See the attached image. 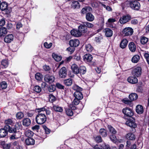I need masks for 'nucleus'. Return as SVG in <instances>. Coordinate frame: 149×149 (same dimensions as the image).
<instances>
[{"label": "nucleus", "mask_w": 149, "mask_h": 149, "mask_svg": "<svg viewBox=\"0 0 149 149\" xmlns=\"http://www.w3.org/2000/svg\"><path fill=\"white\" fill-rule=\"evenodd\" d=\"M129 49L132 52H134L136 48V46L133 42H130L128 45Z\"/></svg>", "instance_id": "obj_28"}, {"label": "nucleus", "mask_w": 149, "mask_h": 149, "mask_svg": "<svg viewBox=\"0 0 149 149\" xmlns=\"http://www.w3.org/2000/svg\"><path fill=\"white\" fill-rule=\"evenodd\" d=\"M8 4L6 2H2L0 5V9L2 11H4L5 14H8L10 13V12L8 9Z\"/></svg>", "instance_id": "obj_7"}, {"label": "nucleus", "mask_w": 149, "mask_h": 149, "mask_svg": "<svg viewBox=\"0 0 149 149\" xmlns=\"http://www.w3.org/2000/svg\"><path fill=\"white\" fill-rule=\"evenodd\" d=\"M72 70L74 73L77 74L79 73V68L75 64H73L71 67Z\"/></svg>", "instance_id": "obj_20"}, {"label": "nucleus", "mask_w": 149, "mask_h": 149, "mask_svg": "<svg viewBox=\"0 0 149 149\" xmlns=\"http://www.w3.org/2000/svg\"><path fill=\"white\" fill-rule=\"evenodd\" d=\"M66 112L68 116H72L73 115V112L71 109H66Z\"/></svg>", "instance_id": "obj_51"}, {"label": "nucleus", "mask_w": 149, "mask_h": 149, "mask_svg": "<svg viewBox=\"0 0 149 149\" xmlns=\"http://www.w3.org/2000/svg\"><path fill=\"white\" fill-rule=\"evenodd\" d=\"M48 89L49 92H53L56 90L55 86H54L50 85L49 86Z\"/></svg>", "instance_id": "obj_52"}, {"label": "nucleus", "mask_w": 149, "mask_h": 149, "mask_svg": "<svg viewBox=\"0 0 149 149\" xmlns=\"http://www.w3.org/2000/svg\"><path fill=\"white\" fill-rule=\"evenodd\" d=\"M131 17L129 14L123 15L120 17L119 22L121 24H124L129 22L131 19Z\"/></svg>", "instance_id": "obj_4"}, {"label": "nucleus", "mask_w": 149, "mask_h": 149, "mask_svg": "<svg viewBox=\"0 0 149 149\" xmlns=\"http://www.w3.org/2000/svg\"><path fill=\"white\" fill-rule=\"evenodd\" d=\"M33 90L37 93H39L41 91V89L39 86H36L34 87Z\"/></svg>", "instance_id": "obj_49"}, {"label": "nucleus", "mask_w": 149, "mask_h": 149, "mask_svg": "<svg viewBox=\"0 0 149 149\" xmlns=\"http://www.w3.org/2000/svg\"><path fill=\"white\" fill-rule=\"evenodd\" d=\"M79 100H80L78 99L75 98L72 102V105H77L78 104L79 102Z\"/></svg>", "instance_id": "obj_54"}, {"label": "nucleus", "mask_w": 149, "mask_h": 149, "mask_svg": "<svg viewBox=\"0 0 149 149\" xmlns=\"http://www.w3.org/2000/svg\"><path fill=\"white\" fill-rule=\"evenodd\" d=\"M144 56L148 64H149V54L147 53H144Z\"/></svg>", "instance_id": "obj_55"}, {"label": "nucleus", "mask_w": 149, "mask_h": 149, "mask_svg": "<svg viewBox=\"0 0 149 149\" xmlns=\"http://www.w3.org/2000/svg\"><path fill=\"white\" fill-rule=\"evenodd\" d=\"M108 128L111 134L109 136L110 139L113 142L116 143L117 141V138L115 136V134L117 133L116 131L111 125L108 126Z\"/></svg>", "instance_id": "obj_2"}, {"label": "nucleus", "mask_w": 149, "mask_h": 149, "mask_svg": "<svg viewBox=\"0 0 149 149\" xmlns=\"http://www.w3.org/2000/svg\"><path fill=\"white\" fill-rule=\"evenodd\" d=\"M1 88L2 89H5L7 87V84L6 82L3 81L0 84Z\"/></svg>", "instance_id": "obj_50"}, {"label": "nucleus", "mask_w": 149, "mask_h": 149, "mask_svg": "<svg viewBox=\"0 0 149 149\" xmlns=\"http://www.w3.org/2000/svg\"><path fill=\"white\" fill-rule=\"evenodd\" d=\"M138 98V95L136 93H132L129 95V98L132 101L136 100Z\"/></svg>", "instance_id": "obj_34"}, {"label": "nucleus", "mask_w": 149, "mask_h": 149, "mask_svg": "<svg viewBox=\"0 0 149 149\" xmlns=\"http://www.w3.org/2000/svg\"><path fill=\"white\" fill-rule=\"evenodd\" d=\"M123 102L125 104H130L131 103L132 101L131 100H129L128 99H127L123 100Z\"/></svg>", "instance_id": "obj_62"}, {"label": "nucleus", "mask_w": 149, "mask_h": 149, "mask_svg": "<svg viewBox=\"0 0 149 149\" xmlns=\"http://www.w3.org/2000/svg\"><path fill=\"white\" fill-rule=\"evenodd\" d=\"M73 57L74 59L77 61L79 60L80 59V56L79 54V53L75 54Z\"/></svg>", "instance_id": "obj_57"}, {"label": "nucleus", "mask_w": 149, "mask_h": 149, "mask_svg": "<svg viewBox=\"0 0 149 149\" xmlns=\"http://www.w3.org/2000/svg\"><path fill=\"white\" fill-rule=\"evenodd\" d=\"M43 128L45 130V133L47 134H49L50 133V130L45 125H42Z\"/></svg>", "instance_id": "obj_58"}, {"label": "nucleus", "mask_w": 149, "mask_h": 149, "mask_svg": "<svg viewBox=\"0 0 149 149\" xmlns=\"http://www.w3.org/2000/svg\"><path fill=\"white\" fill-rule=\"evenodd\" d=\"M79 73H80L81 74H85L86 72V68L83 66H80L79 68Z\"/></svg>", "instance_id": "obj_36"}, {"label": "nucleus", "mask_w": 149, "mask_h": 149, "mask_svg": "<svg viewBox=\"0 0 149 149\" xmlns=\"http://www.w3.org/2000/svg\"><path fill=\"white\" fill-rule=\"evenodd\" d=\"M78 29L79 31L82 33H85L87 31V28L85 27V25L84 24L83 25H81L79 26Z\"/></svg>", "instance_id": "obj_32"}, {"label": "nucleus", "mask_w": 149, "mask_h": 149, "mask_svg": "<svg viewBox=\"0 0 149 149\" xmlns=\"http://www.w3.org/2000/svg\"><path fill=\"white\" fill-rule=\"evenodd\" d=\"M7 33V29L4 27L0 28V37L4 36Z\"/></svg>", "instance_id": "obj_33"}, {"label": "nucleus", "mask_w": 149, "mask_h": 149, "mask_svg": "<svg viewBox=\"0 0 149 149\" xmlns=\"http://www.w3.org/2000/svg\"><path fill=\"white\" fill-rule=\"evenodd\" d=\"M148 41V38L144 37H142L141 39L140 42L142 44H145Z\"/></svg>", "instance_id": "obj_46"}, {"label": "nucleus", "mask_w": 149, "mask_h": 149, "mask_svg": "<svg viewBox=\"0 0 149 149\" xmlns=\"http://www.w3.org/2000/svg\"><path fill=\"white\" fill-rule=\"evenodd\" d=\"M85 47L86 49L88 52H91L93 50V47L90 44L86 45Z\"/></svg>", "instance_id": "obj_45"}, {"label": "nucleus", "mask_w": 149, "mask_h": 149, "mask_svg": "<svg viewBox=\"0 0 149 149\" xmlns=\"http://www.w3.org/2000/svg\"><path fill=\"white\" fill-rule=\"evenodd\" d=\"M125 124L131 127L135 128L136 127V124L135 123V120L134 119H129L126 122Z\"/></svg>", "instance_id": "obj_15"}, {"label": "nucleus", "mask_w": 149, "mask_h": 149, "mask_svg": "<svg viewBox=\"0 0 149 149\" xmlns=\"http://www.w3.org/2000/svg\"><path fill=\"white\" fill-rule=\"evenodd\" d=\"M52 56L53 58L57 61H60L62 59V57L61 56H59L56 54H53Z\"/></svg>", "instance_id": "obj_39"}, {"label": "nucleus", "mask_w": 149, "mask_h": 149, "mask_svg": "<svg viewBox=\"0 0 149 149\" xmlns=\"http://www.w3.org/2000/svg\"><path fill=\"white\" fill-rule=\"evenodd\" d=\"M71 8L75 9H79L80 8V5L79 2L77 1L72 2L71 5Z\"/></svg>", "instance_id": "obj_21"}, {"label": "nucleus", "mask_w": 149, "mask_h": 149, "mask_svg": "<svg viewBox=\"0 0 149 149\" xmlns=\"http://www.w3.org/2000/svg\"><path fill=\"white\" fill-rule=\"evenodd\" d=\"M1 64L4 68H6L8 66V63L6 60H3L1 62Z\"/></svg>", "instance_id": "obj_48"}, {"label": "nucleus", "mask_w": 149, "mask_h": 149, "mask_svg": "<svg viewBox=\"0 0 149 149\" xmlns=\"http://www.w3.org/2000/svg\"><path fill=\"white\" fill-rule=\"evenodd\" d=\"M83 23L86 27H87L88 28H92L94 26L93 24L88 22H85Z\"/></svg>", "instance_id": "obj_42"}, {"label": "nucleus", "mask_w": 149, "mask_h": 149, "mask_svg": "<svg viewBox=\"0 0 149 149\" xmlns=\"http://www.w3.org/2000/svg\"><path fill=\"white\" fill-rule=\"evenodd\" d=\"M63 82L64 84L67 86H71L72 84V81L71 79H67L65 80Z\"/></svg>", "instance_id": "obj_38"}, {"label": "nucleus", "mask_w": 149, "mask_h": 149, "mask_svg": "<svg viewBox=\"0 0 149 149\" xmlns=\"http://www.w3.org/2000/svg\"><path fill=\"white\" fill-rule=\"evenodd\" d=\"M128 3L130 7L133 10H138L140 8V5L139 3L136 1H129Z\"/></svg>", "instance_id": "obj_3"}, {"label": "nucleus", "mask_w": 149, "mask_h": 149, "mask_svg": "<svg viewBox=\"0 0 149 149\" xmlns=\"http://www.w3.org/2000/svg\"><path fill=\"white\" fill-rule=\"evenodd\" d=\"M53 108L54 110L56 111L62 112L63 111L62 108L58 106H54Z\"/></svg>", "instance_id": "obj_41"}, {"label": "nucleus", "mask_w": 149, "mask_h": 149, "mask_svg": "<svg viewBox=\"0 0 149 149\" xmlns=\"http://www.w3.org/2000/svg\"><path fill=\"white\" fill-rule=\"evenodd\" d=\"M17 118L18 119H21L24 117L23 113L21 112H18L16 115Z\"/></svg>", "instance_id": "obj_44"}, {"label": "nucleus", "mask_w": 149, "mask_h": 149, "mask_svg": "<svg viewBox=\"0 0 149 149\" xmlns=\"http://www.w3.org/2000/svg\"><path fill=\"white\" fill-rule=\"evenodd\" d=\"M21 125L20 123H16L14 127L11 128L9 132L10 133H17V130H19L21 127Z\"/></svg>", "instance_id": "obj_8"}, {"label": "nucleus", "mask_w": 149, "mask_h": 149, "mask_svg": "<svg viewBox=\"0 0 149 149\" xmlns=\"http://www.w3.org/2000/svg\"><path fill=\"white\" fill-rule=\"evenodd\" d=\"M86 19L88 21L92 22L94 19V16L91 13H88L86 16Z\"/></svg>", "instance_id": "obj_22"}, {"label": "nucleus", "mask_w": 149, "mask_h": 149, "mask_svg": "<svg viewBox=\"0 0 149 149\" xmlns=\"http://www.w3.org/2000/svg\"><path fill=\"white\" fill-rule=\"evenodd\" d=\"M104 32L105 33V35L107 37H110L112 36L113 31L109 29H105Z\"/></svg>", "instance_id": "obj_30"}, {"label": "nucleus", "mask_w": 149, "mask_h": 149, "mask_svg": "<svg viewBox=\"0 0 149 149\" xmlns=\"http://www.w3.org/2000/svg\"><path fill=\"white\" fill-rule=\"evenodd\" d=\"M122 111L124 115L127 116L131 117L134 115L133 111L129 108L126 107L123 109Z\"/></svg>", "instance_id": "obj_6"}, {"label": "nucleus", "mask_w": 149, "mask_h": 149, "mask_svg": "<svg viewBox=\"0 0 149 149\" xmlns=\"http://www.w3.org/2000/svg\"><path fill=\"white\" fill-rule=\"evenodd\" d=\"M52 45V43H50L49 44H48L47 42H45L44 43V46L45 47L47 48H50Z\"/></svg>", "instance_id": "obj_59"}, {"label": "nucleus", "mask_w": 149, "mask_h": 149, "mask_svg": "<svg viewBox=\"0 0 149 149\" xmlns=\"http://www.w3.org/2000/svg\"><path fill=\"white\" fill-rule=\"evenodd\" d=\"M35 77L36 80L40 81L42 79V74L40 73H37L36 74Z\"/></svg>", "instance_id": "obj_43"}, {"label": "nucleus", "mask_w": 149, "mask_h": 149, "mask_svg": "<svg viewBox=\"0 0 149 149\" xmlns=\"http://www.w3.org/2000/svg\"><path fill=\"white\" fill-rule=\"evenodd\" d=\"M95 141L97 142H101L102 141V138L100 136H97L95 139Z\"/></svg>", "instance_id": "obj_56"}, {"label": "nucleus", "mask_w": 149, "mask_h": 149, "mask_svg": "<svg viewBox=\"0 0 149 149\" xmlns=\"http://www.w3.org/2000/svg\"><path fill=\"white\" fill-rule=\"evenodd\" d=\"M140 59V57L138 55L134 56L132 58V61L134 63H137Z\"/></svg>", "instance_id": "obj_37"}, {"label": "nucleus", "mask_w": 149, "mask_h": 149, "mask_svg": "<svg viewBox=\"0 0 149 149\" xmlns=\"http://www.w3.org/2000/svg\"><path fill=\"white\" fill-rule=\"evenodd\" d=\"M4 127L3 128L0 129V137L1 138L4 137L8 134V132H9L8 129V128L9 127L7 126Z\"/></svg>", "instance_id": "obj_10"}, {"label": "nucleus", "mask_w": 149, "mask_h": 149, "mask_svg": "<svg viewBox=\"0 0 149 149\" xmlns=\"http://www.w3.org/2000/svg\"><path fill=\"white\" fill-rule=\"evenodd\" d=\"M103 7L105 8L106 10L108 11H112V8L109 6H106V5L103 4Z\"/></svg>", "instance_id": "obj_60"}, {"label": "nucleus", "mask_w": 149, "mask_h": 149, "mask_svg": "<svg viewBox=\"0 0 149 149\" xmlns=\"http://www.w3.org/2000/svg\"><path fill=\"white\" fill-rule=\"evenodd\" d=\"M93 58L92 55L90 54H86L84 56V59L85 61H87L91 65H93L94 62L92 61Z\"/></svg>", "instance_id": "obj_13"}, {"label": "nucleus", "mask_w": 149, "mask_h": 149, "mask_svg": "<svg viewBox=\"0 0 149 149\" xmlns=\"http://www.w3.org/2000/svg\"><path fill=\"white\" fill-rule=\"evenodd\" d=\"M21 125L20 123H16L14 127L11 128L9 132L10 133H17V130H19L21 127Z\"/></svg>", "instance_id": "obj_9"}, {"label": "nucleus", "mask_w": 149, "mask_h": 149, "mask_svg": "<svg viewBox=\"0 0 149 149\" xmlns=\"http://www.w3.org/2000/svg\"><path fill=\"white\" fill-rule=\"evenodd\" d=\"M44 79L46 82L51 83L54 81L55 77L54 76L46 74L44 77Z\"/></svg>", "instance_id": "obj_11"}, {"label": "nucleus", "mask_w": 149, "mask_h": 149, "mask_svg": "<svg viewBox=\"0 0 149 149\" xmlns=\"http://www.w3.org/2000/svg\"><path fill=\"white\" fill-rule=\"evenodd\" d=\"M79 44V41L77 39L71 40H70L69 42V44L70 46L74 47L78 46Z\"/></svg>", "instance_id": "obj_16"}, {"label": "nucleus", "mask_w": 149, "mask_h": 149, "mask_svg": "<svg viewBox=\"0 0 149 149\" xmlns=\"http://www.w3.org/2000/svg\"><path fill=\"white\" fill-rule=\"evenodd\" d=\"M31 123L30 120L28 118H24L22 121V124L26 126H28Z\"/></svg>", "instance_id": "obj_31"}, {"label": "nucleus", "mask_w": 149, "mask_h": 149, "mask_svg": "<svg viewBox=\"0 0 149 149\" xmlns=\"http://www.w3.org/2000/svg\"><path fill=\"white\" fill-rule=\"evenodd\" d=\"M56 86L59 89H64V86L59 83H56Z\"/></svg>", "instance_id": "obj_64"}, {"label": "nucleus", "mask_w": 149, "mask_h": 149, "mask_svg": "<svg viewBox=\"0 0 149 149\" xmlns=\"http://www.w3.org/2000/svg\"><path fill=\"white\" fill-rule=\"evenodd\" d=\"M92 11V8L90 7H86L82 9L81 12L82 14H84L89 13Z\"/></svg>", "instance_id": "obj_23"}, {"label": "nucleus", "mask_w": 149, "mask_h": 149, "mask_svg": "<svg viewBox=\"0 0 149 149\" xmlns=\"http://www.w3.org/2000/svg\"><path fill=\"white\" fill-rule=\"evenodd\" d=\"M34 113V111H30L29 112H27L26 114L28 117H31L33 116Z\"/></svg>", "instance_id": "obj_61"}, {"label": "nucleus", "mask_w": 149, "mask_h": 149, "mask_svg": "<svg viewBox=\"0 0 149 149\" xmlns=\"http://www.w3.org/2000/svg\"><path fill=\"white\" fill-rule=\"evenodd\" d=\"M136 112L139 114H142L143 112V106L141 105H138L136 108Z\"/></svg>", "instance_id": "obj_24"}, {"label": "nucleus", "mask_w": 149, "mask_h": 149, "mask_svg": "<svg viewBox=\"0 0 149 149\" xmlns=\"http://www.w3.org/2000/svg\"><path fill=\"white\" fill-rule=\"evenodd\" d=\"M35 142V140L31 138H28L25 140L26 143L27 145H33Z\"/></svg>", "instance_id": "obj_25"}, {"label": "nucleus", "mask_w": 149, "mask_h": 149, "mask_svg": "<svg viewBox=\"0 0 149 149\" xmlns=\"http://www.w3.org/2000/svg\"><path fill=\"white\" fill-rule=\"evenodd\" d=\"M47 120V117L43 113H38L36 117V121L38 124L42 125Z\"/></svg>", "instance_id": "obj_1"}, {"label": "nucleus", "mask_w": 149, "mask_h": 149, "mask_svg": "<svg viewBox=\"0 0 149 149\" xmlns=\"http://www.w3.org/2000/svg\"><path fill=\"white\" fill-rule=\"evenodd\" d=\"M70 33L72 36L76 37H80L81 35V33L78 29H74L71 31Z\"/></svg>", "instance_id": "obj_17"}, {"label": "nucleus", "mask_w": 149, "mask_h": 149, "mask_svg": "<svg viewBox=\"0 0 149 149\" xmlns=\"http://www.w3.org/2000/svg\"><path fill=\"white\" fill-rule=\"evenodd\" d=\"M127 81L130 83L135 84L138 82V79L137 78L135 77H131L128 78Z\"/></svg>", "instance_id": "obj_29"}, {"label": "nucleus", "mask_w": 149, "mask_h": 149, "mask_svg": "<svg viewBox=\"0 0 149 149\" xmlns=\"http://www.w3.org/2000/svg\"><path fill=\"white\" fill-rule=\"evenodd\" d=\"M80 91H76L74 93L75 97L78 99H82L83 98V95Z\"/></svg>", "instance_id": "obj_26"}, {"label": "nucleus", "mask_w": 149, "mask_h": 149, "mask_svg": "<svg viewBox=\"0 0 149 149\" xmlns=\"http://www.w3.org/2000/svg\"><path fill=\"white\" fill-rule=\"evenodd\" d=\"M132 73V75L135 77H139L141 73V69L140 67H137L133 69Z\"/></svg>", "instance_id": "obj_5"}, {"label": "nucleus", "mask_w": 149, "mask_h": 149, "mask_svg": "<svg viewBox=\"0 0 149 149\" xmlns=\"http://www.w3.org/2000/svg\"><path fill=\"white\" fill-rule=\"evenodd\" d=\"M133 32V30L130 27H126L123 30V34L125 36H128L132 34Z\"/></svg>", "instance_id": "obj_14"}, {"label": "nucleus", "mask_w": 149, "mask_h": 149, "mask_svg": "<svg viewBox=\"0 0 149 149\" xmlns=\"http://www.w3.org/2000/svg\"><path fill=\"white\" fill-rule=\"evenodd\" d=\"M33 134V132L30 130H27L25 132V135L28 138H31Z\"/></svg>", "instance_id": "obj_40"}, {"label": "nucleus", "mask_w": 149, "mask_h": 149, "mask_svg": "<svg viewBox=\"0 0 149 149\" xmlns=\"http://www.w3.org/2000/svg\"><path fill=\"white\" fill-rule=\"evenodd\" d=\"M13 36L12 34H10L6 36L5 37L4 40L5 42L9 43L13 40Z\"/></svg>", "instance_id": "obj_18"}, {"label": "nucleus", "mask_w": 149, "mask_h": 149, "mask_svg": "<svg viewBox=\"0 0 149 149\" xmlns=\"http://www.w3.org/2000/svg\"><path fill=\"white\" fill-rule=\"evenodd\" d=\"M5 126L4 127H7V126L9 127L8 128V129L9 132L10 130L11 127L10 125H12L13 124V122L12 120L11 119H8L7 120H6L5 121Z\"/></svg>", "instance_id": "obj_19"}, {"label": "nucleus", "mask_w": 149, "mask_h": 149, "mask_svg": "<svg viewBox=\"0 0 149 149\" xmlns=\"http://www.w3.org/2000/svg\"><path fill=\"white\" fill-rule=\"evenodd\" d=\"M73 88L76 91H81L82 90V88L77 85H74L73 87Z\"/></svg>", "instance_id": "obj_53"}, {"label": "nucleus", "mask_w": 149, "mask_h": 149, "mask_svg": "<svg viewBox=\"0 0 149 149\" xmlns=\"http://www.w3.org/2000/svg\"><path fill=\"white\" fill-rule=\"evenodd\" d=\"M49 98L52 102L55 101L56 100V97L52 94L49 95Z\"/></svg>", "instance_id": "obj_63"}, {"label": "nucleus", "mask_w": 149, "mask_h": 149, "mask_svg": "<svg viewBox=\"0 0 149 149\" xmlns=\"http://www.w3.org/2000/svg\"><path fill=\"white\" fill-rule=\"evenodd\" d=\"M1 145L4 149H9L10 147V145L9 144H6L4 141L2 142Z\"/></svg>", "instance_id": "obj_47"}, {"label": "nucleus", "mask_w": 149, "mask_h": 149, "mask_svg": "<svg viewBox=\"0 0 149 149\" xmlns=\"http://www.w3.org/2000/svg\"><path fill=\"white\" fill-rule=\"evenodd\" d=\"M67 74L66 68L63 67L60 70L59 72V76L60 78H65Z\"/></svg>", "instance_id": "obj_12"}, {"label": "nucleus", "mask_w": 149, "mask_h": 149, "mask_svg": "<svg viewBox=\"0 0 149 149\" xmlns=\"http://www.w3.org/2000/svg\"><path fill=\"white\" fill-rule=\"evenodd\" d=\"M128 41L125 39H124L121 41L120 44V47L122 49H123L125 48L127 46Z\"/></svg>", "instance_id": "obj_27"}, {"label": "nucleus", "mask_w": 149, "mask_h": 149, "mask_svg": "<svg viewBox=\"0 0 149 149\" xmlns=\"http://www.w3.org/2000/svg\"><path fill=\"white\" fill-rule=\"evenodd\" d=\"M126 138L127 139L133 140L135 139V137L133 134L132 133H130L126 135Z\"/></svg>", "instance_id": "obj_35"}]
</instances>
